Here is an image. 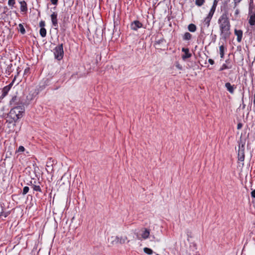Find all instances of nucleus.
I'll return each mask as SVG.
<instances>
[{
  "instance_id": "obj_5",
  "label": "nucleus",
  "mask_w": 255,
  "mask_h": 255,
  "mask_svg": "<svg viewBox=\"0 0 255 255\" xmlns=\"http://www.w3.org/2000/svg\"><path fill=\"white\" fill-rule=\"evenodd\" d=\"M213 15L208 13L207 16L204 18L201 25V33L203 34L205 33V30L207 29L210 24L211 20L213 17Z\"/></svg>"
},
{
  "instance_id": "obj_7",
  "label": "nucleus",
  "mask_w": 255,
  "mask_h": 255,
  "mask_svg": "<svg viewBox=\"0 0 255 255\" xmlns=\"http://www.w3.org/2000/svg\"><path fill=\"white\" fill-rule=\"evenodd\" d=\"M57 16L58 13L56 11L52 12L51 14L50 15V18L52 25L54 27H55L56 29L57 28L58 26Z\"/></svg>"
},
{
  "instance_id": "obj_46",
  "label": "nucleus",
  "mask_w": 255,
  "mask_h": 255,
  "mask_svg": "<svg viewBox=\"0 0 255 255\" xmlns=\"http://www.w3.org/2000/svg\"><path fill=\"white\" fill-rule=\"evenodd\" d=\"M239 13V10L238 9H236L235 11V14L237 15Z\"/></svg>"
},
{
  "instance_id": "obj_24",
  "label": "nucleus",
  "mask_w": 255,
  "mask_h": 255,
  "mask_svg": "<svg viewBox=\"0 0 255 255\" xmlns=\"http://www.w3.org/2000/svg\"><path fill=\"white\" fill-rule=\"evenodd\" d=\"M0 218L2 217H4V218L7 217L8 215L9 214V212H4L3 211V209L2 208L0 209Z\"/></svg>"
},
{
  "instance_id": "obj_16",
  "label": "nucleus",
  "mask_w": 255,
  "mask_h": 255,
  "mask_svg": "<svg viewBox=\"0 0 255 255\" xmlns=\"http://www.w3.org/2000/svg\"><path fill=\"white\" fill-rule=\"evenodd\" d=\"M249 23L252 26L255 25V13H253L250 15Z\"/></svg>"
},
{
  "instance_id": "obj_32",
  "label": "nucleus",
  "mask_w": 255,
  "mask_h": 255,
  "mask_svg": "<svg viewBox=\"0 0 255 255\" xmlns=\"http://www.w3.org/2000/svg\"><path fill=\"white\" fill-rule=\"evenodd\" d=\"M165 41V39L163 38H161L160 39H156V40L154 42V44H160Z\"/></svg>"
},
{
  "instance_id": "obj_29",
  "label": "nucleus",
  "mask_w": 255,
  "mask_h": 255,
  "mask_svg": "<svg viewBox=\"0 0 255 255\" xmlns=\"http://www.w3.org/2000/svg\"><path fill=\"white\" fill-rule=\"evenodd\" d=\"M205 0H195V4L198 6H202L205 2Z\"/></svg>"
},
{
  "instance_id": "obj_13",
  "label": "nucleus",
  "mask_w": 255,
  "mask_h": 255,
  "mask_svg": "<svg viewBox=\"0 0 255 255\" xmlns=\"http://www.w3.org/2000/svg\"><path fill=\"white\" fill-rule=\"evenodd\" d=\"M19 3L20 5V9L21 12H27L28 9L26 2L24 0H20Z\"/></svg>"
},
{
  "instance_id": "obj_43",
  "label": "nucleus",
  "mask_w": 255,
  "mask_h": 255,
  "mask_svg": "<svg viewBox=\"0 0 255 255\" xmlns=\"http://www.w3.org/2000/svg\"><path fill=\"white\" fill-rule=\"evenodd\" d=\"M208 62L211 65H213L214 64V61L212 59H209Z\"/></svg>"
},
{
  "instance_id": "obj_14",
  "label": "nucleus",
  "mask_w": 255,
  "mask_h": 255,
  "mask_svg": "<svg viewBox=\"0 0 255 255\" xmlns=\"http://www.w3.org/2000/svg\"><path fill=\"white\" fill-rule=\"evenodd\" d=\"M18 102L19 101L18 98L16 96H14L10 101L9 104L11 106L14 107L18 106Z\"/></svg>"
},
{
  "instance_id": "obj_34",
  "label": "nucleus",
  "mask_w": 255,
  "mask_h": 255,
  "mask_svg": "<svg viewBox=\"0 0 255 255\" xmlns=\"http://www.w3.org/2000/svg\"><path fill=\"white\" fill-rule=\"evenodd\" d=\"M15 0H8V4L9 6H13L15 4Z\"/></svg>"
},
{
  "instance_id": "obj_47",
  "label": "nucleus",
  "mask_w": 255,
  "mask_h": 255,
  "mask_svg": "<svg viewBox=\"0 0 255 255\" xmlns=\"http://www.w3.org/2000/svg\"><path fill=\"white\" fill-rule=\"evenodd\" d=\"M57 8L56 6H54L53 7V8H52L51 9H53L54 10H56ZM51 11H52V9L50 10Z\"/></svg>"
},
{
  "instance_id": "obj_20",
  "label": "nucleus",
  "mask_w": 255,
  "mask_h": 255,
  "mask_svg": "<svg viewBox=\"0 0 255 255\" xmlns=\"http://www.w3.org/2000/svg\"><path fill=\"white\" fill-rule=\"evenodd\" d=\"M239 148H245L246 141L242 139V136L240 137V140L238 141Z\"/></svg>"
},
{
  "instance_id": "obj_22",
  "label": "nucleus",
  "mask_w": 255,
  "mask_h": 255,
  "mask_svg": "<svg viewBox=\"0 0 255 255\" xmlns=\"http://www.w3.org/2000/svg\"><path fill=\"white\" fill-rule=\"evenodd\" d=\"M224 49H225V47L223 45L220 46L219 50H220V57L221 58H223L224 56Z\"/></svg>"
},
{
  "instance_id": "obj_41",
  "label": "nucleus",
  "mask_w": 255,
  "mask_h": 255,
  "mask_svg": "<svg viewBox=\"0 0 255 255\" xmlns=\"http://www.w3.org/2000/svg\"><path fill=\"white\" fill-rule=\"evenodd\" d=\"M243 127V124L241 123H239L237 125V129H240Z\"/></svg>"
},
{
  "instance_id": "obj_1",
  "label": "nucleus",
  "mask_w": 255,
  "mask_h": 255,
  "mask_svg": "<svg viewBox=\"0 0 255 255\" xmlns=\"http://www.w3.org/2000/svg\"><path fill=\"white\" fill-rule=\"evenodd\" d=\"M25 109L24 106H17L11 109L6 117V123L15 126L17 121L23 116Z\"/></svg>"
},
{
  "instance_id": "obj_48",
  "label": "nucleus",
  "mask_w": 255,
  "mask_h": 255,
  "mask_svg": "<svg viewBox=\"0 0 255 255\" xmlns=\"http://www.w3.org/2000/svg\"><path fill=\"white\" fill-rule=\"evenodd\" d=\"M253 2V0H250V4Z\"/></svg>"
},
{
  "instance_id": "obj_35",
  "label": "nucleus",
  "mask_w": 255,
  "mask_h": 255,
  "mask_svg": "<svg viewBox=\"0 0 255 255\" xmlns=\"http://www.w3.org/2000/svg\"><path fill=\"white\" fill-rule=\"evenodd\" d=\"M30 73V68L29 67H27L25 69L24 71V76L27 75Z\"/></svg>"
},
{
  "instance_id": "obj_28",
  "label": "nucleus",
  "mask_w": 255,
  "mask_h": 255,
  "mask_svg": "<svg viewBox=\"0 0 255 255\" xmlns=\"http://www.w3.org/2000/svg\"><path fill=\"white\" fill-rule=\"evenodd\" d=\"M144 252L148 255H152L153 253V251L149 248H144L143 249Z\"/></svg>"
},
{
  "instance_id": "obj_26",
  "label": "nucleus",
  "mask_w": 255,
  "mask_h": 255,
  "mask_svg": "<svg viewBox=\"0 0 255 255\" xmlns=\"http://www.w3.org/2000/svg\"><path fill=\"white\" fill-rule=\"evenodd\" d=\"M40 35L42 37H45L46 35V30L45 28H40L39 31Z\"/></svg>"
},
{
  "instance_id": "obj_11",
  "label": "nucleus",
  "mask_w": 255,
  "mask_h": 255,
  "mask_svg": "<svg viewBox=\"0 0 255 255\" xmlns=\"http://www.w3.org/2000/svg\"><path fill=\"white\" fill-rule=\"evenodd\" d=\"M225 87L227 91L231 94L234 93L235 89H236V86L235 85H232L230 83L227 82L225 83Z\"/></svg>"
},
{
  "instance_id": "obj_10",
  "label": "nucleus",
  "mask_w": 255,
  "mask_h": 255,
  "mask_svg": "<svg viewBox=\"0 0 255 255\" xmlns=\"http://www.w3.org/2000/svg\"><path fill=\"white\" fill-rule=\"evenodd\" d=\"M235 35L237 36V40L238 42H241L242 40L243 32L241 29H235L234 30Z\"/></svg>"
},
{
  "instance_id": "obj_25",
  "label": "nucleus",
  "mask_w": 255,
  "mask_h": 255,
  "mask_svg": "<svg viewBox=\"0 0 255 255\" xmlns=\"http://www.w3.org/2000/svg\"><path fill=\"white\" fill-rule=\"evenodd\" d=\"M232 68V65H228L226 64H223L221 67L220 68L219 71H222L225 69H228Z\"/></svg>"
},
{
  "instance_id": "obj_2",
  "label": "nucleus",
  "mask_w": 255,
  "mask_h": 255,
  "mask_svg": "<svg viewBox=\"0 0 255 255\" xmlns=\"http://www.w3.org/2000/svg\"><path fill=\"white\" fill-rule=\"evenodd\" d=\"M53 53L55 59L60 61L63 59L64 56L63 44L58 45L53 49Z\"/></svg>"
},
{
  "instance_id": "obj_40",
  "label": "nucleus",
  "mask_w": 255,
  "mask_h": 255,
  "mask_svg": "<svg viewBox=\"0 0 255 255\" xmlns=\"http://www.w3.org/2000/svg\"><path fill=\"white\" fill-rule=\"evenodd\" d=\"M50 1L52 4L55 5H57L58 4V0H50Z\"/></svg>"
},
{
  "instance_id": "obj_30",
  "label": "nucleus",
  "mask_w": 255,
  "mask_h": 255,
  "mask_svg": "<svg viewBox=\"0 0 255 255\" xmlns=\"http://www.w3.org/2000/svg\"><path fill=\"white\" fill-rule=\"evenodd\" d=\"M18 27H19V31L20 32V33L22 34H24L25 33V28H24V26H23V25L22 24L20 23L18 25Z\"/></svg>"
},
{
  "instance_id": "obj_3",
  "label": "nucleus",
  "mask_w": 255,
  "mask_h": 255,
  "mask_svg": "<svg viewBox=\"0 0 255 255\" xmlns=\"http://www.w3.org/2000/svg\"><path fill=\"white\" fill-rule=\"evenodd\" d=\"M218 22L219 25V28L231 25L228 13L226 12L223 13L219 17Z\"/></svg>"
},
{
  "instance_id": "obj_18",
  "label": "nucleus",
  "mask_w": 255,
  "mask_h": 255,
  "mask_svg": "<svg viewBox=\"0 0 255 255\" xmlns=\"http://www.w3.org/2000/svg\"><path fill=\"white\" fill-rule=\"evenodd\" d=\"M188 29L189 31L194 32L196 30L197 27L194 24L191 23L188 26Z\"/></svg>"
},
{
  "instance_id": "obj_44",
  "label": "nucleus",
  "mask_w": 255,
  "mask_h": 255,
  "mask_svg": "<svg viewBox=\"0 0 255 255\" xmlns=\"http://www.w3.org/2000/svg\"><path fill=\"white\" fill-rule=\"evenodd\" d=\"M8 8L6 6H5L4 7V11H3V13H5V12H6V11L7 10Z\"/></svg>"
},
{
  "instance_id": "obj_4",
  "label": "nucleus",
  "mask_w": 255,
  "mask_h": 255,
  "mask_svg": "<svg viewBox=\"0 0 255 255\" xmlns=\"http://www.w3.org/2000/svg\"><path fill=\"white\" fill-rule=\"evenodd\" d=\"M220 39L226 41L229 39L231 34V25H228L227 27H224L220 28Z\"/></svg>"
},
{
  "instance_id": "obj_27",
  "label": "nucleus",
  "mask_w": 255,
  "mask_h": 255,
  "mask_svg": "<svg viewBox=\"0 0 255 255\" xmlns=\"http://www.w3.org/2000/svg\"><path fill=\"white\" fill-rule=\"evenodd\" d=\"M12 66V64H10L7 65V66L6 68V70H5L6 73H7L8 75H9L11 73V72H12V70H11Z\"/></svg>"
},
{
  "instance_id": "obj_15",
  "label": "nucleus",
  "mask_w": 255,
  "mask_h": 255,
  "mask_svg": "<svg viewBox=\"0 0 255 255\" xmlns=\"http://www.w3.org/2000/svg\"><path fill=\"white\" fill-rule=\"evenodd\" d=\"M217 3H218L217 0H214V1L213 2V4L212 5V6L209 13H210L213 15H214V13L216 8V6L217 5Z\"/></svg>"
},
{
  "instance_id": "obj_49",
  "label": "nucleus",
  "mask_w": 255,
  "mask_h": 255,
  "mask_svg": "<svg viewBox=\"0 0 255 255\" xmlns=\"http://www.w3.org/2000/svg\"><path fill=\"white\" fill-rule=\"evenodd\" d=\"M228 61H229V60H227L226 61V62H227Z\"/></svg>"
},
{
  "instance_id": "obj_12",
  "label": "nucleus",
  "mask_w": 255,
  "mask_h": 255,
  "mask_svg": "<svg viewBox=\"0 0 255 255\" xmlns=\"http://www.w3.org/2000/svg\"><path fill=\"white\" fill-rule=\"evenodd\" d=\"M245 156V148H239L238 153V160L241 161H244Z\"/></svg>"
},
{
  "instance_id": "obj_19",
  "label": "nucleus",
  "mask_w": 255,
  "mask_h": 255,
  "mask_svg": "<svg viewBox=\"0 0 255 255\" xmlns=\"http://www.w3.org/2000/svg\"><path fill=\"white\" fill-rule=\"evenodd\" d=\"M192 38V35L188 32H186L183 35V40H189Z\"/></svg>"
},
{
  "instance_id": "obj_6",
  "label": "nucleus",
  "mask_w": 255,
  "mask_h": 255,
  "mask_svg": "<svg viewBox=\"0 0 255 255\" xmlns=\"http://www.w3.org/2000/svg\"><path fill=\"white\" fill-rule=\"evenodd\" d=\"M16 78V76H15L14 79H13L12 81L8 85L5 86L2 90V94L0 97V99H3L4 97H5L9 91L10 90L12 85H13V83Z\"/></svg>"
},
{
  "instance_id": "obj_37",
  "label": "nucleus",
  "mask_w": 255,
  "mask_h": 255,
  "mask_svg": "<svg viewBox=\"0 0 255 255\" xmlns=\"http://www.w3.org/2000/svg\"><path fill=\"white\" fill-rule=\"evenodd\" d=\"M242 0H234V8H235L238 4L242 1Z\"/></svg>"
},
{
  "instance_id": "obj_39",
  "label": "nucleus",
  "mask_w": 255,
  "mask_h": 255,
  "mask_svg": "<svg viewBox=\"0 0 255 255\" xmlns=\"http://www.w3.org/2000/svg\"><path fill=\"white\" fill-rule=\"evenodd\" d=\"M24 147L23 146H19L17 151V152H22L24 151Z\"/></svg>"
},
{
  "instance_id": "obj_45",
  "label": "nucleus",
  "mask_w": 255,
  "mask_h": 255,
  "mask_svg": "<svg viewBox=\"0 0 255 255\" xmlns=\"http://www.w3.org/2000/svg\"><path fill=\"white\" fill-rule=\"evenodd\" d=\"M254 106L255 107V93L254 95V101H253Z\"/></svg>"
},
{
  "instance_id": "obj_31",
  "label": "nucleus",
  "mask_w": 255,
  "mask_h": 255,
  "mask_svg": "<svg viewBox=\"0 0 255 255\" xmlns=\"http://www.w3.org/2000/svg\"><path fill=\"white\" fill-rule=\"evenodd\" d=\"M127 240V237L126 236L119 237V244H123L126 242V241Z\"/></svg>"
},
{
  "instance_id": "obj_36",
  "label": "nucleus",
  "mask_w": 255,
  "mask_h": 255,
  "mask_svg": "<svg viewBox=\"0 0 255 255\" xmlns=\"http://www.w3.org/2000/svg\"><path fill=\"white\" fill-rule=\"evenodd\" d=\"M175 66L179 70H182L183 69L182 66L178 62L175 63Z\"/></svg>"
},
{
  "instance_id": "obj_17",
  "label": "nucleus",
  "mask_w": 255,
  "mask_h": 255,
  "mask_svg": "<svg viewBox=\"0 0 255 255\" xmlns=\"http://www.w3.org/2000/svg\"><path fill=\"white\" fill-rule=\"evenodd\" d=\"M149 231L147 229H145L144 231L142 232L141 234V237L144 239H146L148 238L149 236Z\"/></svg>"
},
{
  "instance_id": "obj_23",
  "label": "nucleus",
  "mask_w": 255,
  "mask_h": 255,
  "mask_svg": "<svg viewBox=\"0 0 255 255\" xmlns=\"http://www.w3.org/2000/svg\"><path fill=\"white\" fill-rule=\"evenodd\" d=\"M31 188L33 189L34 191H38L41 192V189L39 185H36L34 184L31 185Z\"/></svg>"
},
{
  "instance_id": "obj_38",
  "label": "nucleus",
  "mask_w": 255,
  "mask_h": 255,
  "mask_svg": "<svg viewBox=\"0 0 255 255\" xmlns=\"http://www.w3.org/2000/svg\"><path fill=\"white\" fill-rule=\"evenodd\" d=\"M45 25V23L44 21L41 20L39 22V26L41 27V28H44V27Z\"/></svg>"
},
{
  "instance_id": "obj_8",
  "label": "nucleus",
  "mask_w": 255,
  "mask_h": 255,
  "mask_svg": "<svg viewBox=\"0 0 255 255\" xmlns=\"http://www.w3.org/2000/svg\"><path fill=\"white\" fill-rule=\"evenodd\" d=\"M143 24L139 20H134L130 23V28L134 31L137 30L139 28L142 27Z\"/></svg>"
},
{
  "instance_id": "obj_33",
  "label": "nucleus",
  "mask_w": 255,
  "mask_h": 255,
  "mask_svg": "<svg viewBox=\"0 0 255 255\" xmlns=\"http://www.w3.org/2000/svg\"><path fill=\"white\" fill-rule=\"evenodd\" d=\"M29 190V188L28 186H25L23 189L22 194L25 195L26 194H27Z\"/></svg>"
},
{
  "instance_id": "obj_9",
  "label": "nucleus",
  "mask_w": 255,
  "mask_h": 255,
  "mask_svg": "<svg viewBox=\"0 0 255 255\" xmlns=\"http://www.w3.org/2000/svg\"><path fill=\"white\" fill-rule=\"evenodd\" d=\"M182 51L184 53V54L182 55V58L183 60H185L191 57L192 54L189 52L188 48L183 47L182 48Z\"/></svg>"
},
{
  "instance_id": "obj_21",
  "label": "nucleus",
  "mask_w": 255,
  "mask_h": 255,
  "mask_svg": "<svg viewBox=\"0 0 255 255\" xmlns=\"http://www.w3.org/2000/svg\"><path fill=\"white\" fill-rule=\"evenodd\" d=\"M111 239L112 240L111 241V244L112 245L119 244V237L117 236L115 238H114L113 237H112Z\"/></svg>"
},
{
  "instance_id": "obj_42",
  "label": "nucleus",
  "mask_w": 255,
  "mask_h": 255,
  "mask_svg": "<svg viewBox=\"0 0 255 255\" xmlns=\"http://www.w3.org/2000/svg\"><path fill=\"white\" fill-rule=\"evenodd\" d=\"M251 194L252 198H255V189L251 192Z\"/></svg>"
}]
</instances>
